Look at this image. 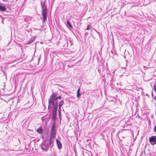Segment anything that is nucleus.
Segmentation results:
<instances>
[{"instance_id":"1","label":"nucleus","mask_w":156,"mask_h":156,"mask_svg":"<svg viewBox=\"0 0 156 156\" xmlns=\"http://www.w3.org/2000/svg\"><path fill=\"white\" fill-rule=\"evenodd\" d=\"M61 98L60 96L56 97L55 94H52L48 101V109H50L51 108V105H54L56 103H57V106L58 103L57 101V100L58 99H61Z\"/></svg>"},{"instance_id":"2","label":"nucleus","mask_w":156,"mask_h":156,"mask_svg":"<svg viewBox=\"0 0 156 156\" xmlns=\"http://www.w3.org/2000/svg\"><path fill=\"white\" fill-rule=\"evenodd\" d=\"M52 142L51 140H45L42 143L41 148L43 150H47L49 147L51 145Z\"/></svg>"},{"instance_id":"3","label":"nucleus","mask_w":156,"mask_h":156,"mask_svg":"<svg viewBox=\"0 0 156 156\" xmlns=\"http://www.w3.org/2000/svg\"><path fill=\"white\" fill-rule=\"evenodd\" d=\"M42 8V15L43 17V22H45L47 19V9L46 6L44 4L41 3Z\"/></svg>"},{"instance_id":"4","label":"nucleus","mask_w":156,"mask_h":156,"mask_svg":"<svg viewBox=\"0 0 156 156\" xmlns=\"http://www.w3.org/2000/svg\"><path fill=\"white\" fill-rule=\"evenodd\" d=\"M54 107V109L53 110L52 115L51 117V119L52 120H54L55 119L57 113V103L55 104L54 105H53Z\"/></svg>"},{"instance_id":"5","label":"nucleus","mask_w":156,"mask_h":156,"mask_svg":"<svg viewBox=\"0 0 156 156\" xmlns=\"http://www.w3.org/2000/svg\"><path fill=\"white\" fill-rule=\"evenodd\" d=\"M149 142L152 145L156 144V136H153L149 138Z\"/></svg>"},{"instance_id":"6","label":"nucleus","mask_w":156,"mask_h":156,"mask_svg":"<svg viewBox=\"0 0 156 156\" xmlns=\"http://www.w3.org/2000/svg\"><path fill=\"white\" fill-rule=\"evenodd\" d=\"M55 136V130L54 129V126H53L51 127V137H54Z\"/></svg>"},{"instance_id":"7","label":"nucleus","mask_w":156,"mask_h":156,"mask_svg":"<svg viewBox=\"0 0 156 156\" xmlns=\"http://www.w3.org/2000/svg\"><path fill=\"white\" fill-rule=\"evenodd\" d=\"M6 9L4 5L0 4V10L2 11H5Z\"/></svg>"},{"instance_id":"8","label":"nucleus","mask_w":156,"mask_h":156,"mask_svg":"<svg viewBox=\"0 0 156 156\" xmlns=\"http://www.w3.org/2000/svg\"><path fill=\"white\" fill-rule=\"evenodd\" d=\"M56 142L58 147L59 149H60L62 148V144L57 139Z\"/></svg>"},{"instance_id":"9","label":"nucleus","mask_w":156,"mask_h":156,"mask_svg":"<svg viewBox=\"0 0 156 156\" xmlns=\"http://www.w3.org/2000/svg\"><path fill=\"white\" fill-rule=\"evenodd\" d=\"M64 103V102L63 100L61 101L58 104V106L59 107V111L60 112V108L62 106Z\"/></svg>"},{"instance_id":"10","label":"nucleus","mask_w":156,"mask_h":156,"mask_svg":"<svg viewBox=\"0 0 156 156\" xmlns=\"http://www.w3.org/2000/svg\"><path fill=\"white\" fill-rule=\"evenodd\" d=\"M37 132L39 133H42L43 131L42 128L40 127L37 129Z\"/></svg>"},{"instance_id":"11","label":"nucleus","mask_w":156,"mask_h":156,"mask_svg":"<svg viewBox=\"0 0 156 156\" xmlns=\"http://www.w3.org/2000/svg\"><path fill=\"white\" fill-rule=\"evenodd\" d=\"M80 88H79L77 91V97L78 98L81 94L80 93Z\"/></svg>"},{"instance_id":"12","label":"nucleus","mask_w":156,"mask_h":156,"mask_svg":"<svg viewBox=\"0 0 156 156\" xmlns=\"http://www.w3.org/2000/svg\"><path fill=\"white\" fill-rule=\"evenodd\" d=\"M67 26H68L69 27H70V28L72 27V26L71 23H70L69 21V20L67 21Z\"/></svg>"},{"instance_id":"13","label":"nucleus","mask_w":156,"mask_h":156,"mask_svg":"<svg viewBox=\"0 0 156 156\" xmlns=\"http://www.w3.org/2000/svg\"><path fill=\"white\" fill-rule=\"evenodd\" d=\"M41 119L42 120V121H43L45 119L44 117H42L41 118Z\"/></svg>"},{"instance_id":"14","label":"nucleus","mask_w":156,"mask_h":156,"mask_svg":"<svg viewBox=\"0 0 156 156\" xmlns=\"http://www.w3.org/2000/svg\"><path fill=\"white\" fill-rule=\"evenodd\" d=\"M154 131L156 132V126H155L154 127Z\"/></svg>"},{"instance_id":"15","label":"nucleus","mask_w":156,"mask_h":156,"mask_svg":"<svg viewBox=\"0 0 156 156\" xmlns=\"http://www.w3.org/2000/svg\"><path fill=\"white\" fill-rule=\"evenodd\" d=\"M89 29V26H88L87 27L86 30H88Z\"/></svg>"},{"instance_id":"16","label":"nucleus","mask_w":156,"mask_h":156,"mask_svg":"<svg viewBox=\"0 0 156 156\" xmlns=\"http://www.w3.org/2000/svg\"><path fill=\"white\" fill-rule=\"evenodd\" d=\"M154 99H155V100H156V96H155L154 98Z\"/></svg>"},{"instance_id":"17","label":"nucleus","mask_w":156,"mask_h":156,"mask_svg":"<svg viewBox=\"0 0 156 156\" xmlns=\"http://www.w3.org/2000/svg\"><path fill=\"white\" fill-rule=\"evenodd\" d=\"M32 41H29L28 42V43H31Z\"/></svg>"},{"instance_id":"18","label":"nucleus","mask_w":156,"mask_h":156,"mask_svg":"<svg viewBox=\"0 0 156 156\" xmlns=\"http://www.w3.org/2000/svg\"><path fill=\"white\" fill-rule=\"evenodd\" d=\"M151 95H152V97H153V93H152V92Z\"/></svg>"}]
</instances>
